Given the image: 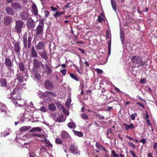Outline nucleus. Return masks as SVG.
Listing matches in <instances>:
<instances>
[{
  "label": "nucleus",
  "instance_id": "obj_1",
  "mask_svg": "<svg viewBox=\"0 0 157 157\" xmlns=\"http://www.w3.org/2000/svg\"><path fill=\"white\" fill-rule=\"evenodd\" d=\"M21 94V90L18 87H16L7 97L11 100L15 105L21 106L24 105L25 104L24 102L22 103L21 101L22 100Z\"/></svg>",
  "mask_w": 157,
  "mask_h": 157
},
{
  "label": "nucleus",
  "instance_id": "obj_2",
  "mask_svg": "<svg viewBox=\"0 0 157 157\" xmlns=\"http://www.w3.org/2000/svg\"><path fill=\"white\" fill-rule=\"evenodd\" d=\"M131 61L133 63L137 65V67H143L145 65L146 62L145 60H143L141 57L137 55H134L132 57Z\"/></svg>",
  "mask_w": 157,
  "mask_h": 157
},
{
  "label": "nucleus",
  "instance_id": "obj_3",
  "mask_svg": "<svg viewBox=\"0 0 157 157\" xmlns=\"http://www.w3.org/2000/svg\"><path fill=\"white\" fill-rule=\"evenodd\" d=\"M44 19H40L39 20V23L35 30L36 35L43 34L44 33Z\"/></svg>",
  "mask_w": 157,
  "mask_h": 157
},
{
  "label": "nucleus",
  "instance_id": "obj_4",
  "mask_svg": "<svg viewBox=\"0 0 157 157\" xmlns=\"http://www.w3.org/2000/svg\"><path fill=\"white\" fill-rule=\"evenodd\" d=\"M27 34H25L23 36V42L25 48H30L31 47V41L32 40L31 35L29 36L28 40Z\"/></svg>",
  "mask_w": 157,
  "mask_h": 157
},
{
  "label": "nucleus",
  "instance_id": "obj_5",
  "mask_svg": "<svg viewBox=\"0 0 157 157\" xmlns=\"http://www.w3.org/2000/svg\"><path fill=\"white\" fill-rule=\"evenodd\" d=\"M24 23L21 20H17L15 21V26L14 27L15 31L18 35L21 34L22 33V28L23 27Z\"/></svg>",
  "mask_w": 157,
  "mask_h": 157
},
{
  "label": "nucleus",
  "instance_id": "obj_6",
  "mask_svg": "<svg viewBox=\"0 0 157 157\" xmlns=\"http://www.w3.org/2000/svg\"><path fill=\"white\" fill-rule=\"evenodd\" d=\"M5 64L7 68H8V70L10 72H13V69L12 68V67H13V65L10 58H5Z\"/></svg>",
  "mask_w": 157,
  "mask_h": 157
},
{
  "label": "nucleus",
  "instance_id": "obj_7",
  "mask_svg": "<svg viewBox=\"0 0 157 157\" xmlns=\"http://www.w3.org/2000/svg\"><path fill=\"white\" fill-rule=\"evenodd\" d=\"M44 86L47 90H53L54 86L52 82L49 80H47L44 82Z\"/></svg>",
  "mask_w": 157,
  "mask_h": 157
},
{
  "label": "nucleus",
  "instance_id": "obj_8",
  "mask_svg": "<svg viewBox=\"0 0 157 157\" xmlns=\"http://www.w3.org/2000/svg\"><path fill=\"white\" fill-rule=\"evenodd\" d=\"M53 118L56 121H58L59 122H62V121H65L63 115L59 113L55 114L53 115Z\"/></svg>",
  "mask_w": 157,
  "mask_h": 157
},
{
  "label": "nucleus",
  "instance_id": "obj_9",
  "mask_svg": "<svg viewBox=\"0 0 157 157\" xmlns=\"http://www.w3.org/2000/svg\"><path fill=\"white\" fill-rule=\"evenodd\" d=\"M43 50L42 51L39 52L38 54L42 58L44 59L45 61H47L48 59L47 51L46 50L45 48H44Z\"/></svg>",
  "mask_w": 157,
  "mask_h": 157
},
{
  "label": "nucleus",
  "instance_id": "obj_10",
  "mask_svg": "<svg viewBox=\"0 0 157 157\" xmlns=\"http://www.w3.org/2000/svg\"><path fill=\"white\" fill-rule=\"evenodd\" d=\"M60 136L63 139H67L71 138V136L68 132L66 131H62L60 134Z\"/></svg>",
  "mask_w": 157,
  "mask_h": 157
},
{
  "label": "nucleus",
  "instance_id": "obj_11",
  "mask_svg": "<svg viewBox=\"0 0 157 157\" xmlns=\"http://www.w3.org/2000/svg\"><path fill=\"white\" fill-rule=\"evenodd\" d=\"M13 21L12 18L11 16H6L4 18L3 23L6 25H10Z\"/></svg>",
  "mask_w": 157,
  "mask_h": 157
},
{
  "label": "nucleus",
  "instance_id": "obj_12",
  "mask_svg": "<svg viewBox=\"0 0 157 157\" xmlns=\"http://www.w3.org/2000/svg\"><path fill=\"white\" fill-rule=\"evenodd\" d=\"M5 11L6 13L10 15L13 16L16 13V11L12 7H6L5 8Z\"/></svg>",
  "mask_w": 157,
  "mask_h": 157
},
{
  "label": "nucleus",
  "instance_id": "obj_13",
  "mask_svg": "<svg viewBox=\"0 0 157 157\" xmlns=\"http://www.w3.org/2000/svg\"><path fill=\"white\" fill-rule=\"evenodd\" d=\"M36 50H43V49L45 48V45L43 42L40 41L38 43L36 46Z\"/></svg>",
  "mask_w": 157,
  "mask_h": 157
},
{
  "label": "nucleus",
  "instance_id": "obj_14",
  "mask_svg": "<svg viewBox=\"0 0 157 157\" xmlns=\"http://www.w3.org/2000/svg\"><path fill=\"white\" fill-rule=\"evenodd\" d=\"M11 6L13 8V10L15 11V10H21L22 9L20 3L17 2H13L11 4Z\"/></svg>",
  "mask_w": 157,
  "mask_h": 157
},
{
  "label": "nucleus",
  "instance_id": "obj_15",
  "mask_svg": "<svg viewBox=\"0 0 157 157\" xmlns=\"http://www.w3.org/2000/svg\"><path fill=\"white\" fill-rule=\"evenodd\" d=\"M27 25L29 29L34 28L35 25L34 21L33 19H32V18H30L28 19L27 21Z\"/></svg>",
  "mask_w": 157,
  "mask_h": 157
},
{
  "label": "nucleus",
  "instance_id": "obj_16",
  "mask_svg": "<svg viewBox=\"0 0 157 157\" xmlns=\"http://www.w3.org/2000/svg\"><path fill=\"white\" fill-rule=\"evenodd\" d=\"M30 55H31V56L32 58H37V57H39L36 52V51L35 48L33 46H32L31 48Z\"/></svg>",
  "mask_w": 157,
  "mask_h": 157
},
{
  "label": "nucleus",
  "instance_id": "obj_17",
  "mask_svg": "<svg viewBox=\"0 0 157 157\" xmlns=\"http://www.w3.org/2000/svg\"><path fill=\"white\" fill-rule=\"evenodd\" d=\"M17 79L19 82H24V78L25 77L23 75V73H17L16 74Z\"/></svg>",
  "mask_w": 157,
  "mask_h": 157
},
{
  "label": "nucleus",
  "instance_id": "obj_18",
  "mask_svg": "<svg viewBox=\"0 0 157 157\" xmlns=\"http://www.w3.org/2000/svg\"><path fill=\"white\" fill-rule=\"evenodd\" d=\"M14 51L17 53H19L21 51V47L19 42H17L14 45Z\"/></svg>",
  "mask_w": 157,
  "mask_h": 157
},
{
  "label": "nucleus",
  "instance_id": "obj_19",
  "mask_svg": "<svg viewBox=\"0 0 157 157\" xmlns=\"http://www.w3.org/2000/svg\"><path fill=\"white\" fill-rule=\"evenodd\" d=\"M33 64L34 67L38 68L40 66V62L37 59L35 58L33 60Z\"/></svg>",
  "mask_w": 157,
  "mask_h": 157
},
{
  "label": "nucleus",
  "instance_id": "obj_20",
  "mask_svg": "<svg viewBox=\"0 0 157 157\" xmlns=\"http://www.w3.org/2000/svg\"><path fill=\"white\" fill-rule=\"evenodd\" d=\"M32 9L33 10V12L35 16H37L38 15V10L36 6V4L33 3L32 5Z\"/></svg>",
  "mask_w": 157,
  "mask_h": 157
},
{
  "label": "nucleus",
  "instance_id": "obj_21",
  "mask_svg": "<svg viewBox=\"0 0 157 157\" xmlns=\"http://www.w3.org/2000/svg\"><path fill=\"white\" fill-rule=\"evenodd\" d=\"M21 18L23 20H27L29 18V14L27 11H24L21 14Z\"/></svg>",
  "mask_w": 157,
  "mask_h": 157
},
{
  "label": "nucleus",
  "instance_id": "obj_22",
  "mask_svg": "<svg viewBox=\"0 0 157 157\" xmlns=\"http://www.w3.org/2000/svg\"><path fill=\"white\" fill-rule=\"evenodd\" d=\"M71 153H75L77 151L78 148L75 146L74 144H71L69 149Z\"/></svg>",
  "mask_w": 157,
  "mask_h": 157
},
{
  "label": "nucleus",
  "instance_id": "obj_23",
  "mask_svg": "<svg viewBox=\"0 0 157 157\" xmlns=\"http://www.w3.org/2000/svg\"><path fill=\"white\" fill-rule=\"evenodd\" d=\"M7 84V81L6 78H2L0 79V84L2 87H6Z\"/></svg>",
  "mask_w": 157,
  "mask_h": 157
},
{
  "label": "nucleus",
  "instance_id": "obj_24",
  "mask_svg": "<svg viewBox=\"0 0 157 157\" xmlns=\"http://www.w3.org/2000/svg\"><path fill=\"white\" fill-rule=\"evenodd\" d=\"M18 67L21 71H24L25 68V65L22 61H20L18 63Z\"/></svg>",
  "mask_w": 157,
  "mask_h": 157
},
{
  "label": "nucleus",
  "instance_id": "obj_25",
  "mask_svg": "<svg viewBox=\"0 0 157 157\" xmlns=\"http://www.w3.org/2000/svg\"><path fill=\"white\" fill-rule=\"evenodd\" d=\"M123 125L125 127V129L127 130H128L129 129H132L135 128L134 125L133 123H131L129 125L128 124H125V123H123Z\"/></svg>",
  "mask_w": 157,
  "mask_h": 157
},
{
  "label": "nucleus",
  "instance_id": "obj_26",
  "mask_svg": "<svg viewBox=\"0 0 157 157\" xmlns=\"http://www.w3.org/2000/svg\"><path fill=\"white\" fill-rule=\"evenodd\" d=\"M113 133L112 129L109 128L106 132L107 137L108 139H111V136Z\"/></svg>",
  "mask_w": 157,
  "mask_h": 157
},
{
  "label": "nucleus",
  "instance_id": "obj_27",
  "mask_svg": "<svg viewBox=\"0 0 157 157\" xmlns=\"http://www.w3.org/2000/svg\"><path fill=\"white\" fill-rule=\"evenodd\" d=\"M65 12V11H63V12H58V11H56L55 14H53V16L55 18H57L58 17H60L62 14H64Z\"/></svg>",
  "mask_w": 157,
  "mask_h": 157
},
{
  "label": "nucleus",
  "instance_id": "obj_28",
  "mask_svg": "<svg viewBox=\"0 0 157 157\" xmlns=\"http://www.w3.org/2000/svg\"><path fill=\"white\" fill-rule=\"evenodd\" d=\"M31 128L30 126H24L22 127H20V131H27L28 130Z\"/></svg>",
  "mask_w": 157,
  "mask_h": 157
},
{
  "label": "nucleus",
  "instance_id": "obj_29",
  "mask_svg": "<svg viewBox=\"0 0 157 157\" xmlns=\"http://www.w3.org/2000/svg\"><path fill=\"white\" fill-rule=\"evenodd\" d=\"M67 125L70 129H75L76 127L75 123L74 122H69L67 124Z\"/></svg>",
  "mask_w": 157,
  "mask_h": 157
},
{
  "label": "nucleus",
  "instance_id": "obj_30",
  "mask_svg": "<svg viewBox=\"0 0 157 157\" xmlns=\"http://www.w3.org/2000/svg\"><path fill=\"white\" fill-rule=\"evenodd\" d=\"M45 68L46 69V72L47 73V74L48 75H49L51 73L52 71V69L50 67L49 65H48V64H46L45 65Z\"/></svg>",
  "mask_w": 157,
  "mask_h": 157
},
{
  "label": "nucleus",
  "instance_id": "obj_31",
  "mask_svg": "<svg viewBox=\"0 0 157 157\" xmlns=\"http://www.w3.org/2000/svg\"><path fill=\"white\" fill-rule=\"evenodd\" d=\"M111 2L112 6L113 9V10L114 11H116L117 10V4L116 3L115 0H111Z\"/></svg>",
  "mask_w": 157,
  "mask_h": 157
},
{
  "label": "nucleus",
  "instance_id": "obj_32",
  "mask_svg": "<svg viewBox=\"0 0 157 157\" xmlns=\"http://www.w3.org/2000/svg\"><path fill=\"white\" fill-rule=\"evenodd\" d=\"M42 128L40 127H33L29 130L30 132H34V131H41Z\"/></svg>",
  "mask_w": 157,
  "mask_h": 157
},
{
  "label": "nucleus",
  "instance_id": "obj_33",
  "mask_svg": "<svg viewBox=\"0 0 157 157\" xmlns=\"http://www.w3.org/2000/svg\"><path fill=\"white\" fill-rule=\"evenodd\" d=\"M56 108V107L54 104H49L48 105V109L50 111H55Z\"/></svg>",
  "mask_w": 157,
  "mask_h": 157
},
{
  "label": "nucleus",
  "instance_id": "obj_34",
  "mask_svg": "<svg viewBox=\"0 0 157 157\" xmlns=\"http://www.w3.org/2000/svg\"><path fill=\"white\" fill-rule=\"evenodd\" d=\"M73 132L75 135L78 136H83V134L81 132L74 131V130Z\"/></svg>",
  "mask_w": 157,
  "mask_h": 157
},
{
  "label": "nucleus",
  "instance_id": "obj_35",
  "mask_svg": "<svg viewBox=\"0 0 157 157\" xmlns=\"http://www.w3.org/2000/svg\"><path fill=\"white\" fill-rule=\"evenodd\" d=\"M108 55H110L111 53V40H110V41L109 42H108Z\"/></svg>",
  "mask_w": 157,
  "mask_h": 157
},
{
  "label": "nucleus",
  "instance_id": "obj_36",
  "mask_svg": "<svg viewBox=\"0 0 157 157\" xmlns=\"http://www.w3.org/2000/svg\"><path fill=\"white\" fill-rule=\"evenodd\" d=\"M55 142L56 144H62L63 143V141L61 138H56L55 139Z\"/></svg>",
  "mask_w": 157,
  "mask_h": 157
},
{
  "label": "nucleus",
  "instance_id": "obj_37",
  "mask_svg": "<svg viewBox=\"0 0 157 157\" xmlns=\"http://www.w3.org/2000/svg\"><path fill=\"white\" fill-rule=\"evenodd\" d=\"M34 77L36 78L38 80H40L41 78V75L40 74L36 72L34 73Z\"/></svg>",
  "mask_w": 157,
  "mask_h": 157
},
{
  "label": "nucleus",
  "instance_id": "obj_38",
  "mask_svg": "<svg viewBox=\"0 0 157 157\" xmlns=\"http://www.w3.org/2000/svg\"><path fill=\"white\" fill-rule=\"evenodd\" d=\"M120 38L122 43V44H123L124 41V33H121L120 35Z\"/></svg>",
  "mask_w": 157,
  "mask_h": 157
},
{
  "label": "nucleus",
  "instance_id": "obj_39",
  "mask_svg": "<svg viewBox=\"0 0 157 157\" xmlns=\"http://www.w3.org/2000/svg\"><path fill=\"white\" fill-rule=\"evenodd\" d=\"M70 76L72 78L74 79L76 81H78V78L77 77H76L75 75H74V73H71L70 74Z\"/></svg>",
  "mask_w": 157,
  "mask_h": 157
},
{
  "label": "nucleus",
  "instance_id": "obj_40",
  "mask_svg": "<svg viewBox=\"0 0 157 157\" xmlns=\"http://www.w3.org/2000/svg\"><path fill=\"white\" fill-rule=\"evenodd\" d=\"M112 156L113 157H119L118 155H117L115 150H112L111 151Z\"/></svg>",
  "mask_w": 157,
  "mask_h": 157
},
{
  "label": "nucleus",
  "instance_id": "obj_41",
  "mask_svg": "<svg viewBox=\"0 0 157 157\" xmlns=\"http://www.w3.org/2000/svg\"><path fill=\"white\" fill-rule=\"evenodd\" d=\"M81 116L82 118V119H88V116L85 113H82L81 114Z\"/></svg>",
  "mask_w": 157,
  "mask_h": 157
},
{
  "label": "nucleus",
  "instance_id": "obj_42",
  "mask_svg": "<svg viewBox=\"0 0 157 157\" xmlns=\"http://www.w3.org/2000/svg\"><path fill=\"white\" fill-rule=\"evenodd\" d=\"M137 115V114L136 113H134L130 115V117L132 120H134L135 119V117Z\"/></svg>",
  "mask_w": 157,
  "mask_h": 157
},
{
  "label": "nucleus",
  "instance_id": "obj_43",
  "mask_svg": "<svg viewBox=\"0 0 157 157\" xmlns=\"http://www.w3.org/2000/svg\"><path fill=\"white\" fill-rule=\"evenodd\" d=\"M96 117H97L98 118V119H103L105 118V117L104 116H103V115H101V114H98L96 115Z\"/></svg>",
  "mask_w": 157,
  "mask_h": 157
},
{
  "label": "nucleus",
  "instance_id": "obj_44",
  "mask_svg": "<svg viewBox=\"0 0 157 157\" xmlns=\"http://www.w3.org/2000/svg\"><path fill=\"white\" fill-rule=\"evenodd\" d=\"M103 20H105V19L104 18H101L100 15L98 16V18L97 19V21H98V22H102V21H103Z\"/></svg>",
  "mask_w": 157,
  "mask_h": 157
},
{
  "label": "nucleus",
  "instance_id": "obj_45",
  "mask_svg": "<svg viewBox=\"0 0 157 157\" xmlns=\"http://www.w3.org/2000/svg\"><path fill=\"white\" fill-rule=\"evenodd\" d=\"M95 146L97 148H99V149H101V144H100L99 142H96Z\"/></svg>",
  "mask_w": 157,
  "mask_h": 157
},
{
  "label": "nucleus",
  "instance_id": "obj_46",
  "mask_svg": "<svg viewBox=\"0 0 157 157\" xmlns=\"http://www.w3.org/2000/svg\"><path fill=\"white\" fill-rule=\"evenodd\" d=\"M45 143L47 144L48 145L47 146H52L53 145L48 140H47V139H45Z\"/></svg>",
  "mask_w": 157,
  "mask_h": 157
},
{
  "label": "nucleus",
  "instance_id": "obj_47",
  "mask_svg": "<svg viewBox=\"0 0 157 157\" xmlns=\"http://www.w3.org/2000/svg\"><path fill=\"white\" fill-rule=\"evenodd\" d=\"M128 145L130 146H131L134 148H136V146L135 145V144H133L132 142H128Z\"/></svg>",
  "mask_w": 157,
  "mask_h": 157
},
{
  "label": "nucleus",
  "instance_id": "obj_48",
  "mask_svg": "<svg viewBox=\"0 0 157 157\" xmlns=\"http://www.w3.org/2000/svg\"><path fill=\"white\" fill-rule=\"evenodd\" d=\"M44 13L45 17H48L50 14V12L48 11H44Z\"/></svg>",
  "mask_w": 157,
  "mask_h": 157
},
{
  "label": "nucleus",
  "instance_id": "obj_49",
  "mask_svg": "<svg viewBox=\"0 0 157 157\" xmlns=\"http://www.w3.org/2000/svg\"><path fill=\"white\" fill-rule=\"evenodd\" d=\"M96 71L97 73L98 74L102 73L103 72L102 70H101V69H100L99 68H96Z\"/></svg>",
  "mask_w": 157,
  "mask_h": 157
},
{
  "label": "nucleus",
  "instance_id": "obj_50",
  "mask_svg": "<svg viewBox=\"0 0 157 157\" xmlns=\"http://www.w3.org/2000/svg\"><path fill=\"white\" fill-rule=\"evenodd\" d=\"M32 136H37L39 138H42V136H43V135H38V134H36V133L33 134Z\"/></svg>",
  "mask_w": 157,
  "mask_h": 157
},
{
  "label": "nucleus",
  "instance_id": "obj_51",
  "mask_svg": "<svg viewBox=\"0 0 157 157\" xmlns=\"http://www.w3.org/2000/svg\"><path fill=\"white\" fill-rule=\"evenodd\" d=\"M56 104L57 107L59 109H62V108H63L64 107L62 104H59V103H56Z\"/></svg>",
  "mask_w": 157,
  "mask_h": 157
},
{
  "label": "nucleus",
  "instance_id": "obj_52",
  "mask_svg": "<svg viewBox=\"0 0 157 157\" xmlns=\"http://www.w3.org/2000/svg\"><path fill=\"white\" fill-rule=\"evenodd\" d=\"M60 72L62 73L63 75H65L66 74L67 70L65 69H64L60 70Z\"/></svg>",
  "mask_w": 157,
  "mask_h": 157
},
{
  "label": "nucleus",
  "instance_id": "obj_53",
  "mask_svg": "<svg viewBox=\"0 0 157 157\" xmlns=\"http://www.w3.org/2000/svg\"><path fill=\"white\" fill-rule=\"evenodd\" d=\"M70 3H68L67 4H66L65 6H63V9H67V8H68L70 7L69 4H70Z\"/></svg>",
  "mask_w": 157,
  "mask_h": 157
},
{
  "label": "nucleus",
  "instance_id": "obj_54",
  "mask_svg": "<svg viewBox=\"0 0 157 157\" xmlns=\"http://www.w3.org/2000/svg\"><path fill=\"white\" fill-rule=\"evenodd\" d=\"M136 104L138 105H139L140 106L142 107L143 109H144L145 107L144 105L143 104H142V103H141V102H137L136 103Z\"/></svg>",
  "mask_w": 157,
  "mask_h": 157
},
{
  "label": "nucleus",
  "instance_id": "obj_55",
  "mask_svg": "<svg viewBox=\"0 0 157 157\" xmlns=\"http://www.w3.org/2000/svg\"><path fill=\"white\" fill-rule=\"evenodd\" d=\"M146 123L148 126H151V123L149 119H147L146 121Z\"/></svg>",
  "mask_w": 157,
  "mask_h": 157
},
{
  "label": "nucleus",
  "instance_id": "obj_56",
  "mask_svg": "<svg viewBox=\"0 0 157 157\" xmlns=\"http://www.w3.org/2000/svg\"><path fill=\"white\" fill-rule=\"evenodd\" d=\"M46 93L48 94L52 95V96H54V95H55V94L54 93H53V92H49V91H47Z\"/></svg>",
  "mask_w": 157,
  "mask_h": 157
},
{
  "label": "nucleus",
  "instance_id": "obj_57",
  "mask_svg": "<svg viewBox=\"0 0 157 157\" xmlns=\"http://www.w3.org/2000/svg\"><path fill=\"white\" fill-rule=\"evenodd\" d=\"M78 50H79V51H80L81 53H83V54H84V53H85V50H83V49H81L80 48H78Z\"/></svg>",
  "mask_w": 157,
  "mask_h": 157
},
{
  "label": "nucleus",
  "instance_id": "obj_58",
  "mask_svg": "<svg viewBox=\"0 0 157 157\" xmlns=\"http://www.w3.org/2000/svg\"><path fill=\"white\" fill-rule=\"evenodd\" d=\"M139 141L140 142H142L143 144H144V143H145L146 142V140L145 139H144V138H143V139H142L141 140H139Z\"/></svg>",
  "mask_w": 157,
  "mask_h": 157
},
{
  "label": "nucleus",
  "instance_id": "obj_59",
  "mask_svg": "<svg viewBox=\"0 0 157 157\" xmlns=\"http://www.w3.org/2000/svg\"><path fill=\"white\" fill-rule=\"evenodd\" d=\"M50 8L51 9L52 11H56V10H57L56 7H53V6H50Z\"/></svg>",
  "mask_w": 157,
  "mask_h": 157
},
{
  "label": "nucleus",
  "instance_id": "obj_60",
  "mask_svg": "<svg viewBox=\"0 0 157 157\" xmlns=\"http://www.w3.org/2000/svg\"><path fill=\"white\" fill-rule=\"evenodd\" d=\"M146 80L145 78H142V79H141L140 80V82L142 84H144V83L146 82Z\"/></svg>",
  "mask_w": 157,
  "mask_h": 157
},
{
  "label": "nucleus",
  "instance_id": "obj_61",
  "mask_svg": "<svg viewBox=\"0 0 157 157\" xmlns=\"http://www.w3.org/2000/svg\"><path fill=\"white\" fill-rule=\"evenodd\" d=\"M40 110L42 112H46V109L45 107H42L40 108Z\"/></svg>",
  "mask_w": 157,
  "mask_h": 157
},
{
  "label": "nucleus",
  "instance_id": "obj_62",
  "mask_svg": "<svg viewBox=\"0 0 157 157\" xmlns=\"http://www.w3.org/2000/svg\"><path fill=\"white\" fill-rule=\"evenodd\" d=\"M130 153L132 155L133 157H136V154L134 152L132 151H130Z\"/></svg>",
  "mask_w": 157,
  "mask_h": 157
},
{
  "label": "nucleus",
  "instance_id": "obj_63",
  "mask_svg": "<svg viewBox=\"0 0 157 157\" xmlns=\"http://www.w3.org/2000/svg\"><path fill=\"white\" fill-rule=\"evenodd\" d=\"M29 157H35L34 153H30L29 154Z\"/></svg>",
  "mask_w": 157,
  "mask_h": 157
},
{
  "label": "nucleus",
  "instance_id": "obj_64",
  "mask_svg": "<svg viewBox=\"0 0 157 157\" xmlns=\"http://www.w3.org/2000/svg\"><path fill=\"white\" fill-rule=\"evenodd\" d=\"M71 101V99H68L66 102V105H67V104H68V105H69V104L70 103Z\"/></svg>",
  "mask_w": 157,
  "mask_h": 157
}]
</instances>
